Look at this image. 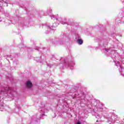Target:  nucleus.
<instances>
[{"label": "nucleus", "mask_w": 124, "mask_h": 124, "mask_svg": "<svg viewBox=\"0 0 124 124\" xmlns=\"http://www.w3.org/2000/svg\"><path fill=\"white\" fill-rule=\"evenodd\" d=\"M3 107V104L0 101V108Z\"/></svg>", "instance_id": "13"}, {"label": "nucleus", "mask_w": 124, "mask_h": 124, "mask_svg": "<svg viewBox=\"0 0 124 124\" xmlns=\"http://www.w3.org/2000/svg\"><path fill=\"white\" fill-rule=\"evenodd\" d=\"M107 123H109V124H112V122H113V120H112V118L111 117H109L108 118H107Z\"/></svg>", "instance_id": "8"}, {"label": "nucleus", "mask_w": 124, "mask_h": 124, "mask_svg": "<svg viewBox=\"0 0 124 124\" xmlns=\"http://www.w3.org/2000/svg\"><path fill=\"white\" fill-rule=\"evenodd\" d=\"M57 26V25H55V24H53V26L50 27V26H48L49 29L51 30V31H53V30H54V28H56V27Z\"/></svg>", "instance_id": "7"}, {"label": "nucleus", "mask_w": 124, "mask_h": 124, "mask_svg": "<svg viewBox=\"0 0 124 124\" xmlns=\"http://www.w3.org/2000/svg\"><path fill=\"white\" fill-rule=\"evenodd\" d=\"M105 50L106 52H108V48H105Z\"/></svg>", "instance_id": "15"}, {"label": "nucleus", "mask_w": 124, "mask_h": 124, "mask_svg": "<svg viewBox=\"0 0 124 124\" xmlns=\"http://www.w3.org/2000/svg\"><path fill=\"white\" fill-rule=\"evenodd\" d=\"M81 124V122H78L77 124Z\"/></svg>", "instance_id": "16"}, {"label": "nucleus", "mask_w": 124, "mask_h": 124, "mask_svg": "<svg viewBox=\"0 0 124 124\" xmlns=\"http://www.w3.org/2000/svg\"><path fill=\"white\" fill-rule=\"evenodd\" d=\"M98 122L99 123H96L97 124H101V122H100V121H98V120L96 121V123H98Z\"/></svg>", "instance_id": "14"}, {"label": "nucleus", "mask_w": 124, "mask_h": 124, "mask_svg": "<svg viewBox=\"0 0 124 124\" xmlns=\"http://www.w3.org/2000/svg\"><path fill=\"white\" fill-rule=\"evenodd\" d=\"M3 93H9V96L10 97H13L14 94L16 93V91L13 90L11 87H8L4 91H1L0 93V94H2Z\"/></svg>", "instance_id": "1"}, {"label": "nucleus", "mask_w": 124, "mask_h": 124, "mask_svg": "<svg viewBox=\"0 0 124 124\" xmlns=\"http://www.w3.org/2000/svg\"><path fill=\"white\" fill-rule=\"evenodd\" d=\"M50 42H51L53 45H60V44L62 45L64 43L63 39H62L60 42H58V41H57V40L53 39L51 40V41H50Z\"/></svg>", "instance_id": "2"}, {"label": "nucleus", "mask_w": 124, "mask_h": 124, "mask_svg": "<svg viewBox=\"0 0 124 124\" xmlns=\"http://www.w3.org/2000/svg\"><path fill=\"white\" fill-rule=\"evenodd\" d=\"M36 50H37V51H39V49H36Z\"/></svg>", "instance_id": "18"}, {"label": "nucleus", "mask_w": 124, "mask_h": 124, "mask_svg": "<svg viewBox=\"0 0 124 124\" xmlns=\"http://www.w3.org/2000/svg\"><path fill=\"white\" fill-rule=\"evenodd\" d=\"M62 25H65L66 24V19H63L62 21Z\"/></svg>", "instance_id": "9"}, {"label": "nucleus", "mask_w": 124, "mask_h": 124, "mask_svg": "<svg viewBox=\"0 0 124 124\" xmlns=\"http://www.w3.org/2000/svg\"><path fill=\"white\" fill-rule=\"evenodd\" d=\"M96 118H97V119H100V118H101V115H100L98 114H96Z\"/></svg>", "instance_id": "12"}, {"label": "nucleus", "mask_w": 124, "mask_h": 124, "mask_svg": "<svg viewBox=\"0 0 124 124\" xmlns=\"http://www.w3.org/2000/svg\"><path fill=\"white\" fill-rule=\"evenodd\" d=\"M26 87L30 89L31 87H32V84L31 83V81H28L26 83Z\"/></svg>", "instance_id": "5"}, {"label": "nucleus", "mask_w": 124, "mask_h": 124, "mask_svg": "<svg viewBox=\"0 0 124 124\" xmlns=\"http://www.w3.org/2000/svg\"><path fill=\"white\" fill-rule=\"evenodd\" d=\"M50 17L51 19H56L57 21H60L61 19V17H59V16L57 15L56 16H54V15H51Z\"/></svg>", "instance_id": "4"}, {"label": "nucleus", "mask_w": 124, "mask_h": 124, "mask_svg": "<svg viewBox=\"0 0 124 124\" xmlns=\"http://www.w3.org/2000/svg\"><path fill=\"white\" fill-rule=\"evenodd\" d=\"M46 34H47V33H49V32H48V31H46Z\"/></svg>", "instance_id": "17"}, {"label": "nucleus", "mask_w": 124, "mask_h": 124, "mask_svg": "<svg viewBox=\"0 0 124 124\" xmlns=\"http://www.w3.org/2000/svg\"><path fill=\"white\" fill-rule=\"evenodd\" d=\"M116 66H120V62L119 61H115V62Z\"/></svg>", "instance_id": "11"}, {"label": "nucleus", "mask_w": 124, "mask_h": 124, "mask_svg": "<svg viewBox=\"0 0 124 124\" xmlns=\"http://www.w3.org/2000/svg\"><path fill=\"white\" fill-rule=\"evenodd\" d=\"M119 70L120 71V73H123V71H124V68L120 66Z\"/></svg>", "instance_id": "10"}, {"label": "nucleus", "mask_w": 124, "mask_h": 124, "mask_svg": "<svg viewBox=\"0 0 124 124\" xmlns=\"http://www.w3.org/2000/svg\"><path fill=\"white\" fill-rule=\"evenodd\" d=\"M77 41L79 45H82L83 44V40L82 39H78Z\"/></svg>", "instance_id": "6"}, {"label": "nucleus", "mask_w": 124, "mask_h": 124, "mask_svg": "<svg viewBox=\"0 0 124 124\" xmlns=\"http://www.w3.org/2000/svg\"><path fill=\"white\" fill-rule=\"evenodd\" d=\"M103 106H102V104H99L98 105L97 108V112L98 113H99V112H102L103 110Z\"/></svg>", "instance_id": "3"}]
</instances>
